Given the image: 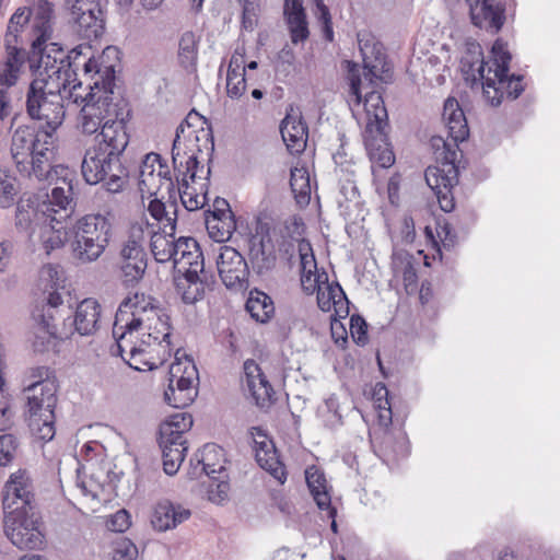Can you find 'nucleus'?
Listing matches in <instances>:
<instances>
[{
  "label": "nucleus",
  "instance_id": "nucleus-1",
  "mask_svg": "<svg viewBox=\"0 0 560 560\" xmlns=\"http://www.w3.org/2000/svg\"><path fill=\"white\" fill-rule=\"evenodd\" d=\"M112 71L102 86L95 82L86 93L85 105L78 118V128L85 136L95 135L96 143L85 151L81 164L84 180L90 185L104 183L110 192L120 191L128 180V171L120 156L129 143L127 102L110 90Z\"/></svg>",
  "mask_w": 560,
  "mask_h": 560
},
{
  "label": "nucleus",
  "instance_id": "nucleus-2",
  "mask_svg": "<svg viewBox=\"0 0 560 560\" xmlns=\"http://www.w3.org/2000/svg\"><path fill=\"white\" fill-rule=\"evenodd\" d=\"M34 72L35 78L26 92V113L32 119L45 121L46 130L54 133L66 116L65 100L84 106L86 95L78 92L82 82L77 80L70 66L51 59L47 46L40 52Z\"/></svg>",
  "mask_w": 560,
  "mask_h": 560
},
{
  "label": "nucleus",
  "instance_id": "nucleus-3",
  "mask_svg": "<svg viewBox=\"0 0 560 560\" xmlns=\"http://www.w3.org/2000/svg\"><path fill=\"white\" fill-rule=\"evenodd\" d=\"M117 339L119 353L125 350V342L132 337L141 346L155 348V343H166L171 348V325L168 315L162 310L155 299L144 293L136 292L127 296L119 305L113 328Z\"/></svg>",
  "mask_w": 560,
  "mask_h": 560
},
{
  "label": "nucleus",
  "instance_id": "nucleus-4",
  "mask_svg": "<svg viewBox=\"0 0 560 560\" xmlns=\"http://www.w3.org/2000/svg\"><path fill=\"white\" fill-rule=\"evenodd\" d=\"M511 55L506 45L495 40L487 61L478 43H467L462 57V70L474 81H480L483 95L492 106L501 104L504 94L512 100L517 98L524 91L522 77L508 75Z\"/></svg>",
  "mask_w": 560,
  "mask_h": 560
},
{
  "label": "nucleus",
  "instance_id": "nucleus-5",
  "mask_svg": "<svg viewBox=\"0 0 560 560\" xmlns=\"http://www.w3.org/2000/svg\"><path fill=\"white\" fill-rule=\"evenodd\" d=\"M200 120L196 112H190L186 119L176 128L175 139L172 148V161L177 172V180L180 183L178 190L182 205L188 211H195L202 208L206 203V195L198 192L191 186L196 184L198 177L199 162L197 161V151H200L197 144L198 135L192 129L196 121ZM199 178H201L199 176Z\"/></svg>",
  "mask_w": 560,
  "mask_h": 560
},
{
  "label": "nucleus",
  "instance_id": "nucleus-6",
  "mask_svg": "<svg viewBox=\"0 0 560 560\" xmlns=\"http://www.w3.org/2000/svg\"><path fill=\"white\" fill-rule=\"evenodd\" d=\"M139 189L142 196L154 197L149 202L148 211L158 221V228L175 231L177 221V192L166 165L156 153H148L139 170Z\"/></svg>",
  "mask_w": 560,
  "mask_h": 560
},
{
  "label": "nucleus",
  "instance_id": "nucleus-7",
  "mask_svg": "<svg viewBox=\"0 0 560 560\" xmlns=\"http://www.w3.org/2000/svg\"><path fill=\"white\" fill-rule=\"evenodd\" d=\"M102 312V305L93 298L79 302L73 314H69L67 318L57 308L54 318L37 322L34 348L44 351L52 339H68L75 332L80 336L94 335L101 327Z\"/></svg>",
  "mask_w": 560,
  "mask_h": 560
},
{
  "label": "nucleus",
  "instance_id": "nucleus-8",
  "mask_svg": "<svg viewBox=\"0 0 560 560\" xmlns=\"http://www.w3.org/2000/svg\"><path fill=\"white\" fill-rule=\"evenodd\" d=\"M34 381L25 388L28 408V425L33 434L50 441L55 436L57 381L47 368H37L32 373Z\"/></svg>",
  "mask_w": 560,
  "mask_h": 560
},
{
  "label": "nucleus",
  "instance_id": "nucleus-9",
  "mask_svg": "<svg viewBox=\"0 0 560 560\" xmlns=\"http://www.w3.org/2000/svg\"><path fill=\"white\" fill-rule=\"evenodd\" d=\"M52 133L36 130L31 126H19L11 137L10 153L18 172L30 179L44 176L52 158Z\"/></svg>",
  "mask_w": 560,
  "mask_h": 560
},
{
  "label": "nucleus",
  "instance_id": "nucleus-10",
  "mask_svg": "<svg viewBox=\"0 0 560 560\" xmlns=\"http://www.w3.org/2000/svg\"><path fill=\"white\" fill-rule=\"evenodd\" d=\"M364 109L366 126L363 138L372 170L374 172L376 166L388 168L394 164L395 155L387 140L388 116L382 95L375 91L366 92Z\"/></svg>",
  "mask_w": 560,
  "mask_h": 560
},
{
  "label": "nucleus",
  "instance_id": "nucleus-11",
  "mask_svg": "<svg viewBox=\"0 0 560 560\" xmlns=\"http://www.w3.org/2000/svg\"><path fill=\"white\" fill-rule=\"evenodd\" d=\"M432 147L436 150V160L440 164L428 166L424 173L425 182L434 191L441 209L450 212L454 209L451 190L458 182V170L455 165L457 150L442 137L432 138Z\"/></svg>",
  "mask_w": 560,
  "mask_h": 560
},
{
  "label": "nucleus",
  "instance_id": "nucleus-12",
  "mask_svg": "<svg viewBox=\"0 0 560 560\" xmlns=\"http://www.w3.org/2000/svg\"><path fill=\"white\" fill-rule=\"evenodd\" d=\"M44 176H34L32 179L54 185L47 200L42 203V217L51 222H65L74 210L73 184L74 173L67 166L51 164L44 170Z\"/></svg>",
  "mask_w": 560,
  "mask_h": 560
},
{
  "label": "nucleus",
  "instance_id": "nucleus-13",
  "mask_svg": "<svg viewBox=\"0 0 560 560\" xmlns=\"http://www.w3.org/2000/svg\"><path fill=\"white\" fill-rule=\"evenodd\" d=\"M110 221L103 214H86L73 226L72 253L80 262L97 260L108 246Z\"/></svg>",
  "mask_w": 560,
  "mask_h": 560
},
{
  "label": "nucleus",
  "instance_id": "nucleus-14",
  "mask_svg": "<svg viewBox=\"0 0 560 560\" xmlns=\"http://www.w3.org/2000/svg\"><path fill=\"white\" fill-rule=\"evenodd\" d=\"M148 219L141 218L129 230V235L119 248L117 266L122 282L127 285L137 284L144 276L148 267V257L143 247L144 230Z\"/></svg>",
  "mask_w": 560,
  "mask_h": 560
},
{
  "label": "nucleus",
  "instance_id": "nucleus-15",
  "mask_svg": "<svg viewBox=\"0 0 560 560\" xmlns=\"http://www.w3.org/2000/svg\"><path fill=\"white\" fill-rule=\"evenodd\" d=\"M198 382V370L192 359L177 350L175 361L170 366L165 399L176 408L190 405L197 396Z\"/></svg>",
  "mask_w": 560,
  "mask_h": 560
},
{
  "label": "nucleus",
  "instance_id": "nucleus-16",
  "mask_svg": "<svg viewBox=\"0 0 560 560\" xmlns=\"http://www.w3.org/2000/svg\"><path fill=\"white\" fill-rule=\"evenodd\" d=\"M68 22L84 39H95L105 31L106 13L101 0H66Z\"/></svg>",
  "mask_w": 560,
  "mask_h": 560
},
{
  "label": "nucleus",
  "instance_id": "nucleus-17",
  "mask_svg": "<svg viewBox=\"0 0 560 560\" xmlns=\"http://www.w3.org/2000/svg\"><path fill=\"white\" fill-rule=\"evenodd\" d=\"M32 15L31 8L20 7L9 20L5 34L7 55L4 57V68L0 72V81L3 84L14 85L19 79L24 56L16 48L15 44L19 36L31 22Z\"/></svg>",
  "mask_w": 560,
  "mask_h": 560
},
{
  "label": "nucleus",
  "instance_id": "nucleus-18",
  "mask_svg": "<svg viewBox=\"0 0 560 560\" xmlns=\"http://www.w3.org/2000/svg\"><path fill=\"white\" fill-rule=\"evenodd\" d=\"M4 533L20 549H36L44 544L40 522L34 510H9L4 516Z\"/></svg>",
  "mask_w": 560,
  "mask_h": 560
},
{
  "label": "nucleus",
  "instance_id": "nucleus-19",
  "mask_svg": "<svg viewBox=\"0 0 560 560\" xmlns=\"http://www.w3.org/2000/svg\"><path fill=\"white\" fill-rule=\"evenodd\" d=\"M155 348L141 346L140 341L132 337L125 342V350L119 353L117 345L113 353L120 355L130 368L137 371H149L161 366L170 357V349L166 343H155Z\"/></svg>",
  "mask_w": 560,
  "mask_h": 560
},
{
  "label": "nucleus",
  "instance_id": "nucleus-20",
  "mask_svg": "<svg viewBox=\"0 0 560 560\" xmlns=\"http://www.w3.org/2000/svg\"><path fill=\"white\" fill-rule=\"evenodd\" d=\"M52 47L56 46V44H51ZM91 46L89 45H79L70 52L65 56L61 49H58V56H51V59H55L58 62L67 63L70 66V69L77 74L75 69L80 66H83L84 68V75L91 77V80L93 81L90 83V90H92V86H94L95 82H100V86L103 85L104 80H107V71H112L113 77H110V90L114 92V85H115V71L113 67H104V69L98 68V63L95 59L90 57L91 54ZM51 51H56L55 48H51ZM91 91H89L90 93Z\"/></svg>",
  "mask_w": 560,
  "mask_h": 560
},
{
  "label": "nucleus",
  "instance_id": "nucleus-21",
  "mask_svg": "<svg viewBox=\"0 0 560 560\" xmlns=\"http://www.w3.org/2000/svg\"><path fill=\"white\" fill-rule=\"evenodd\" d=\"M219 276L228 289L241 290L247 283L248 267L244 257L233 247L223 245L217 259Z\"/></svg>",
  "mask_w": 560,
  "mask_h": 560
},
{
  "label": "nucleus",
  "instance_id": "nucleus-22",
  "mask_svg": "<svg viewBox=\"0 0 560 560\" xmlns=\"http://www.w3.org/2000/svg\"><path fill=\"white\" fill-rule=\"evenodd\" d=\"M63 270L56 265H45L39 271V282L46 294V305L38 315V320L54 318V312L63 303L62 292L65 291Z\"/></svg>",
  "mask_w": 560,
  "mask_h": 560
},
{
  "label": "nucleus",
  "instance_id": "nucleus-23",
  "mask_svg": "<svg viewBox=\"0 0 560 560\" xmlns=\"http://www.w3.org/2000/svg\"><path fill=\"white\" fill-rule=\"evenodd\" d=\"M250 435L254 443L255 458L258 465L267 470L277 481L284 483L287 472L279 460L275 444L260 428H252Z\"/></svg>",
  "mask_w": 560,
  "mask_h": 560
},
{
  "label": "nucleus",
  "instance_id": "nucleus-24",
  "mask_svg": "<svg viewBox=\"0 0 560 560\" xmlns=\"http://www.w3.org/2000/svg\"><path fill=\"white\" fill-rule=\"evenodd\" d=\"M358 44L364 65V81L371 84L376 80L385 82L389 78V68L380 45L373 43L368 33L358 34Z\"/></svg>",
  "mask_w": 560,
  "mask_h": 560
},
{
  "label": "nucleus",
  "instance_id": "nucleus-25",
  "mask_svg": "<svg viewBox=\"0 0 560 560\" xmlns=\"http://www.w3.org/2000/svg\"><path fill=\"white\" fill-rule=\"evenodd\" d=\"M32 482L26 470H18L11 474L4 486L3 509L9 510H32Z\"/></svg>",
  "mask_w": 560,
  "mask_h": 560
},
{
  "label": "nucleus",
  "instance_id": "nucleus-26",
  "mask_svg": "<svg viewBox=\"0 0 560 560\" xmlns=\"http://www.w3.org/2000/svg\"><path fill=\"white\" fill-rule=\"evenodd\" d=\"M474 25L497 33L502 27L504 8L498 0H466Z\"/></svg>",
  "mask_w": 560,
  "mask_h": 560
},
{
  "label": "nucleus",
  "instance_id": "nucleus-27",
  "mask_svg": "<svg viewBox=\"0 0 560 560\" xmlns=\"http://www.w3.org/2000/svg\"><path fill=\"white\" fill-rule=\"evenodd\" d=\"M300 255L301 285L307 294L318 292L319 287L328 281L325 271L318 272L317 262L310 242L301 240L298 244Z\"/></svg>",
  "mask_w": 560,
  "mask_h": 560
},
{
  "label": "nucleus",
  "instance_id": "nucleus-28",
  "mask_svg": "<svg viewBox=\"0 0 560 560\" xmlns=\"http://www.w3.org/2000/svg\"><path fill=\"white\" fill-rule=\"evenodd\" d=\"M148 221V228L144 230V240L150 237V248L154 259L158 262L172 261L176 257L178 240L175 238L174 232L168 228L159 226Z\"/></svg>",
  "mask_w": 560,
  "mask_h": 560
},
{
  "label": "nucleus",
  "instance_id": "nucleus-29",
  "mask_svg": "<svg viewBox=\"0 0 560 560\" xmlns=\"http://www.w3.org/2000/svg\"><path fill=\"white\" fill-rule=\"evenodd\" d=\"M172 261L177 273L205 272L202 252L192 237L178 238L176 257Z\"/></svg>",
  "mask_w": 560,
  "mask_h": 560
},
{
  "label": "nucleus",
  "instance_id": "nucleus-30",
  "mask_svg": "<svg viewBox=\"0 0 560 560\" xmlns=\"http://www.w3.org/2000/svg\"><path fill=\"white\" fill-rule=\"evenodd\" d=\"M191 515L189 509L180 504H174L168 500L158 502L153 509L151 524L158 532H166L176 528Z\"/></svg>",
  "mask_w": 560,
  "mask_h": 560
},
{
  "label": "nucleus",
  "instance_id": "nucleus-31",
  "mask_svg": "<svg viewBox=\"0 0 560 560\" xmlns=\"http://www.w3.org/2000/svg\"><path fill=\"white\" fill-rule=\"evenodd\" d=\"M245 383L257 406L268 407L272 400L275 390L259 365L248 360L244 363Z\"/></svg>",
  "mask_w": 560,
  "mask_h": 560
},
{
  "label": "nucleus",
  "instance_id": "nucleus-32",
  "mask_svg": "<svg viewBox=\"0 0 560 560\" xmlns=\"http://www.w3.org/2000/svg\"><path fill=\"white\" fill-rule=\"evenodd\" d=\"M443 120L447 128L448 138L446 140L456 150L459 142L467 139L469 129L463 109L459 107L458 101L454 97H448L444 103Z\"/></svg>",
  "mask_w": 560,
  "mask_h": 560
},
{
  "label": "nucleus",
  "instance_id": "nucleus-33",
  "mask_svg": "<svg viewBox=\"0 0 560 560\" xmlns=\"http://www.w3.org/2000/svg\"><path fill=\"white\" fill-rule=\"evenodd\" d=\"M282 139L292 153L302 152L307 142L308 131L299 113L287 114L280 126Z\"/></svg>",
  "mask_w": 560,
  "mask_h": 560
},
{
  "label": "nucleus",
  "instance_id": "nucleus-34",
  "mask_svg": "<svg viewBox=\"0 0 560 560\" xmlns=\"http://www.w3.org/2000/svg\"><path fill=\"white\" fill-rule=\"evenodd\" d=\"M33 15V46L40 48L51 37L54 5L47 0H38L31 8Z\"/></svg>",
  "mask_w": 560,
  "mask_h": 560
},
{
  "label": "nucleus",
  "instance_id": "nucleus-35",
  "mask_svg": "<svg viewBox=\"0 0 560 560\" xmlns=\"http://www.w3.org/2000/svg\"><path fill=\"white\" fill-rule=\"evenodd\" d=\"M317 305L323 312L334 310L335 315L339 317L348 315V300L338 283H329L327 281L319 287L317 292Z\"/></svg>",
  "mask_w": 560,
  "mask_h": 560
},
{
  "label": "nucleus",
  "instance_id": "nucleus-36",
  "mask_svg": "<svg viewBox=\"0 0 560 560\" xmlns=\"http://www.w3.org/2000/svg\"><path fill=\"white\" fill-rule=\"evenodd\" d=\"M205 272L177 273L175 288L186 304H194L201 300L205 293Z\"/></svg>",
  "mask_w": 560,
  "mask_h": 560
},
{
  "label": "nucleus",
  "instance_id": "nucleus-37",
  "mask_svg": "<svg viewBox=\"0 0 560 560\" xmlns=\"http://www.w3.org/2000/svg\"><path fill=\"white\" fill-rule=\"evenodd\" d=\"M307 487L320 510H327L329 517H335L336 510L330 506L331 499L327 488L325 475L315 466L305 470Z\"/></svg>",
  "mask_w": 560,
  "mask_h": 560
},
{
  "label": "nucleus",
  "instance_id": "nucleus-38",
  "mask_svg": "<svg viewBox=\"0 0 560 560\" xmlns=\"http://www.w3.org/2000/svg\"><path fill=\"white\" fill-rule=\"evenodd\" d=\"M284 13L292 43L304 42L308 37V28L302 3L299 0H284Z\"/></svg>",
  "mask_w": 560,
  "mask_h": 560
},
{
  "label": "nucleus",
  "instance_id": "nucleus-39",
  "mask_svg": "<svg viewBox=\"0 0 560 560\" xmlns=\"http://www.w3.org/2000/svg\"><path fill=\"white\" fill-rule=\"evenodd\" d=\"M197 469L203 472L207 478L212 474H222L224 470L223 450L217 444H206L199 453L196 454Z\"/></svg>",
  "mask_w": 560,
  "mask_h": 560
},
{
  "label": "nucleus",
  "instance_id": "nucleus-40",
  "mask_svg": "<svg viewBox=\"0 0 560 560\" xmlns=\"http://www.w3.org/2000/svg\"><path fill=\"white\" fill-rule=\"evenodd\" d=\"M39 229V238L46 254L62 247L67 241V232L63 222H51L49 218L43 217Z\"/></svg>",
  "mask_w": 560,
  "mask_h": 560
},
{
  "label": "nucleus",
  "instance_id": "nucleus-41",
  "mask_svg": "<svg viewBox=\"0 0 560 560\" xmlns=\"http://www.w3.org/2000/svg\"><path fill=\"white\" fill-rule=\"evenodd\" d=\"M245 307L250 316L259 323H267L275 313L271 298L258 290L249 293Z\"/></svg>",
  "mask_w": 560,
  "mask_h": 560
},
{
  "label": "nucleus",
  "instance_id": "nucleus-42",
  "mask_svg": "<svg viewBox=\"0 0 560 560\" xmlns=\"http://www.w3.org/2000/svg\"><path fill=\"white\" fill-rule=\"evenodd\" d=\"M290 186L298 203L308 205L311 199V178L305 165L298 162L291 168Z\"/></svg>",
  "mask_w": 560,
  "mask_h": 560
},
{
  "label": "nucleus",
  "instance_id": "nucleus-43",
  "mask_svg": "<svg viewBox=\"0 0 560 560\" xmlns=\"http://www.w3.org/2000/svg\"><path fill=\"white\" fill-rule=\"evenodd\" d=\"M206 226L210 237L215 242L222 243L232 236L236 229L233 213H223V218L207 217Z\"/></svg>",
  "mask_w": 560,
  "mask_h": 560
},
{
  "label": "nucleus",
  "instance_id": "nucleus-44",
  "mask_svg": "<svg viewBox=\"0 0 560 560\" xmlns=\"http://www.w3.org/2000/svg\"><path fill=\"white\" fill-rule=\"evenodd\" d=\"M250 259L255 269L259 273L271 270L276 265V254L271 248H268L261 241L258 246H253L250 249Z\"/></svg>",
  "mask_w": 560,
  "mask_h": 560
},
{
  "label": "nucleus",
  "instance_id": "nucleus-45",
  "mask_svg": "<svg viewBox=\"0 0 560 560\" xmlns=\"http://www.w3.org/2000/svg\"><path fill=\"white\" fill-rule=\"evenodd\" d=\"M207 499L215 504H222L229 499L230 483L219 478H208L202 482Z\"/></svg>",
  "mask_w": 560,
  "mask_h": 560
},
{
  "label": "nucleus",
  "instance_id": "nucleus-46",
  "mask_svg": "<svg viewBox=\"0 0 560 560\" xmlns=\"http://www.w3.org/2000/svg\"><path fill=\"white\" fill-rule=\"evenodd\" d=\"M162 450L163 469L172 476L176 474L184 460L187 447H175L173 445L160 444Z\"/></svg>",
  "mask_w": 560,
  "mask_h": 560
},
{
  "label": "nucleus",
  "instance_id": "nucleus-47",
  "mask_svg": "<svg viewBox=\"0 0 560 560\" xmlns=\"http://www.w3.org/2000/svg\"><path fill=\"white\" fill-rule=\"evenodd\" d=\"M109 555L113 560H136L138 549L129 538L118 536L110 542Z\"/></svg>",
  "mask_w": 560,
  "mask_h": 560
},
{
  "label": "nucleus",
  "instance_id": "nucleus-48",
  "mask_svg": "<svg viewBox=\"0 0 560 560\" xmlns=\"http://www.w3.org/2000/svg\"><path fill=\"white\" fill-rule=\"evenodd\" d=\"M18 194L16 179L7 170L0 168V208H9L13 205Z\"/></svg>",
  "mask_w": 560,
  "mask_h": 560
},
{
  "label": "nucleus",
  "instance_id": "nucleus-49",
  "mask_svg": "<svg viewBox=\"0 0 560 560\" xmlns=\"http://www.w3.org/2000/svg\"><path fill=\"white\" fill-rule=\"evenodd\" d=\"M36 220L35 226H39L44 218L42 217V207L38 211L32 208L30 205H19L15 213V224L20 230H33V220Z\"/></svg>",
  "mask_w": 560,
  "mask_h": 560
},
{
  "label": "nucleus",
  "instance_id": "nucleus-50",
  "mask_svg": "<svg viewBox=\"0 0 560 560\" xmlns=\"http://www.w3.org/2000/svg\"><path fill=\"white\" fill-rule=\"evenodd\" d=\"M178 56L184 67H190L197 59V39L194 33L186 32L178 44Z\"/></svg>",
  "mask_w": 560,
  "mask_h": 560
},
{
  "label": "nucleus",
  "instance_id": "nucleus-51",
  "mask_svg": "<svg viewBox=\"0 0 560 560\" xmlns=\"http://www.w3.org/2000/svg\"><path fill=\"white\" fill-rule=\"evenodd\" d=\"M319 417L328 428H336L341 424L342 415L339 410V402L335 395L327 398L319 408Z\"/></svg>",
  "mask_w": 560,
  "mask_h": 560
},
{
  "label": "nucleus",
  "instance_id": "nucleus-52",
  "mask_svg": "<svg viewBox=\"0 0 560 560\" xmlns=\"http://www.w3.org/2000/svg\"><path fill=\"white\" fill-rule=\"evenodd\" d=\"M19 447L18 439L9 433L0 435V467H5L14 460Z\"/></svg>",
  "mask_w": 560,
  "mask_h": 560
},
{
  "label": "nucleus",
  "instance_id": "nucleus-53",
  "mask_svg": "<svg viewBox=\"0 0 560 560\" xmlns=\"http://www.w3.org/2000/svg\"><path fill=\"white\" fill-rule=\"evenodd\" d=\"M246 91L245 73L226 74V93L231 98H240Z\"/></svg>",
  "mask_w": 560,
  "mask_h": 560
},
{
  "label": "nucleus",
  "instance_id": "nucleus-54",
  "mask_svg": "<svg viewBox=\"0 0 560 560\" xmlns=\"http://www.w3.org/2000/svg\"><path fill=\"white\" fill-rule=\"evenodd\" d=\"M242 24L245 30L252 31L257 22L259 3L257 0H243Z\"/></svg>",
  "mask_w": 560,
  "mask_h": 560
},
{
  "label": "nucleus",
  "instance_id": "nucleus-55",
  "mask_svg": "<svg viewBox=\"0 0 560 560\" xmlns=\"http://www.w3.org/2000/svg\"><path fill=\"white\" fill-rule=\"evenodd\" d=\"M183 435L184 432L172 429L170 424H161L160 427V444L186 447V441Z\"/></svg>",
  "mask_w": 560,
  "mask_h": 560
},
{
  "label": "nucleus",
  "instance_id": "nucleus-56",
  "mask_svg": "<svg viewBox=\"0 0 560 560\" xmlns=\"http://www.w3.org/2000/svg\"><path fill=\"white\" fill-rule=\"evenodd\" d=\"M130 515L126 510H119L110 515L106 522V527L114 533H124L130 527Z\"/></svg>",
  "mask_w": 560,
  "mask_h": 560
},
{
  "label": "nucleus",
  "instance_id": "nucleus-57",
  "mask_svg": "<svg viewBox=\"0 0 560 560\" xmlns=\"http://www.w3.org/2000/svg\"><path fill=\"white\" fill-rule=\"evenodd\" d=\"M366 323L360 316H352L350 319L351 337L358 345H365L368 342Z\"/></svg>",
  "mask_w": 560,
  "mask_h": 560
},
{
  "label": "nucleus",
  "instance_id": "nucleus-58",
  "mask_svg": "<svg viewBox=\"0 0 560 560\" xmlns=\"http://www.w3.org/2000/svg\"><path fill=\"white\" fill-rule=\"evenodd\" d=\"M192 417L188 412H176L168 417L162 424H170V427L179 432H187L192 427Z\"/></svg>",
  "mask_w": 560,
  "mask_h": 560
},
{
  "label": "nucleus",
  "instance_id": "nucleus-59",
  "mask_svg": "<svg viewBox=\"0 0 560 560\" xmlns=\"http://www.w3.org/2000/svg\"><path fill=\"white\" fill-rule=\"evenodd\" d=\"M315 2H316V14L318 16V20L323 24L325 37L327 38V40H332L334 32H332L330 13H329L327 7L322 2V0H315Z\"/></svg>",
  "mask_w": 560,
  "mask_h": 560
},
{
  "label": "nucleus",
  "instance_id": "nucleus-60",
  "mask_svg": "<svg viewBox=\"0 0 560 560\" xmlns=\"http://www.w3.org/2000/svg\"><path fill=\"white\" fill-rule=\"evenodd\" d=\"M245 73V49L243 47H237L231 59L228 67V73Z\"/></svg>",
  "mask_w": 560,
  "mask_h": 560
},
{
  "label": "nucleus",
  "instance_id": "nucleus-61",
  "mask_svg": "<svg viewBox=\"0 0 560 560\" xmlns=\"http://www.w3.org/2000/svg\"><path fill=\"white\" fill-rule=\"evenodd\" d=\"M79 487L81 488L83 494L91 495L93 499H100L103 492V486L94 480L92 476L89 480H82L79 483Z\"/></svg>",
  "mask_w": 560,
  "mask_h": 560
},
{
  "label": "nucleus",
  "instance_id": "nucleus-62",
  "mask_svg": "<svg viewBox=\"0 0 560 560\" xmlns=\"http://www.w3.org/2000/svg\"><path fill=\"white\" fill-rule=\"evenodd\" d=\"M12 248V243L9 241L0 243V273L5 272L11 262Z\"/></svg>",
  "mask_w": 560,
  "mask_h": 560
},
{
  "label": "nucleus",
  "instance_id": "nucleus-63",
  "mask_svg": "<svg viewBox=\"0 0 560 560\" xmlns=\"http://www.w3.org/2000/svg\"><path fill=\"white\" fill-rule=\"evenodd\" d=\"M377 409L380 423L384 427H388L392 423V409L389 401L387 399L382 400L380 398Z\"/></svg>",
  "mask_w": 560,
  "mask_h": 560
},
{
  "label": "nucleus",
  "instance_id": "nucleus-64",
  "mask_svg": "<svg viewBox=\"0 0 560 560\" xmlns=\"http://www.w3.org/2000/svg\"><path fill=\"white\" fill-rule=\"evenodd\" d=\"M278 60L282 65H287L289 67L293 66L295 57L292 48L289 45H285L278 54Z\"/></svg>",
  "mask_w": 560,
  "mask_h": 560
}]
</instances>
